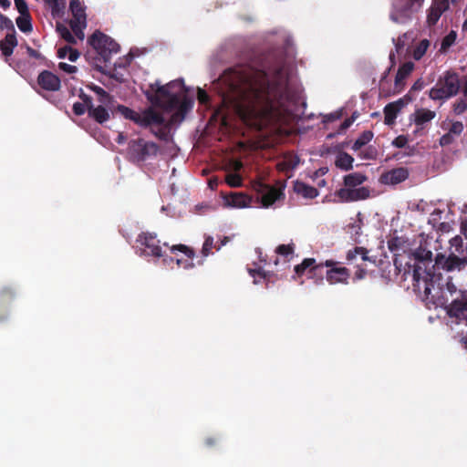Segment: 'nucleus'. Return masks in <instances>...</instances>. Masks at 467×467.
<instances>
[{"label": "nucleus", "mask_w": 467, "mask_h": 467, "mask_svg": "<svg viewBox=\"0 0 467 467\" xmlns=\"http://www.w3.org/2000/svg\"><path fill=\"white\" fill-rule=\"evenodd\" d=\"M373 132L371 130L363 131L360 136L355 140L352 146V150L357 151L360 150L363 146L368 144L373 139Z\"/></svg>", "instance_id": "obj_30"}, {"label": "nucleus", "mask_w": 467, "mask_h": 467, "mask_svg": "<svg viewBox=\"0 0 467 467\" xmlns=\"http://www.w3.org/2000/svg\"><path fill=\"white\" fill-rule=\"evenodd\" d=\"M79 99L82 100V102H81V103H83V104H85V105H86V107H87L88 110L92 106H94L93 101H92V98H91L89 95H88V94L84 93L83 91H81V92H80V94H79Z\"/></svg>", "instance_id": "obj_60"}, {"label": "nucleus", "mask_w": 467, "mask_h": 467, "mask_svg": "<svg viewBox=\"0 0 467 467\" xmlns=\"http://www.w3.org/2000/svg\"><path fill=\"white\" fill-rule=\"evenodd\" d=\"M442 14H440L439 10L435 7L431 6L428 10L427 23L429 26H433L437 24Z\"/></svg>", "instance_id": "obj_41"}, {"label": "nucleus", "mask_w": 467, "mask_h": 467, "mask_svg": "<svg viewBox=\"0 0 467 467\" xmlns=\"http://www.w3.org/2000/svg\"><path fill=\"white\" fill-rule=\"evenodd\" d=\"M413 264L407 263L409 269L413 271V286L415 290L423 292L424 297L436 287L431 285L435 269L432 264V253L426 248L419 247L410 254Z\"/></svg>", "instance_id": "obj_3"}, {"label": "nucleus", "mask_w": 467, "mask_h": 467, "mask_svg": "<svg viewBox=\"0 0 467 467\" xmlns=\"http://www.w3.org/2000/svg\"><path fill=\"white\" fill-rule=\"evenodd\" d=\"M442 129L447 130L450 134L456 137V136H460L462 133L464 127H463V124L462 121L457 120V121H451L449 128H445L444 124H443Z\"/></svg>", "instance_id": "obj_39"}, {"label": "nucleus", "mask_w": 467, "mask_h": 467, "mask_svg": "<svg viewBox=\"0 0 467 467\" xmlns=\"http://www.w3.org/2000/svg\"><path fill=\"white\" fill-rule=\"evenodd\" d=\"M354 158L345 151H340L335 161L337 168L343 171H349L353 168Z\"/></svg>", "instance_id": "obj_26"}, {"label": "nucleus", "mask_w": 467, "mask_h": 467, "mask_svg": "<svg viewBox=\"0 0 467 467\" xmlns=\"http://www.w3.org/2000/svg\"><path fill=\"white\" fill-rule=\"evenodd\" d=\"M73 112L77 116L83 115L86 111H88V109L85 104L81 102H76L73 104Z\"/></svg>", "instance_id": "obj_57"}, {"label": "nucleus", "mask_w": 467, "mask_h": 467, "mask_svg": "<svg viewBox=\"0 0 467 467\" xmlns=\"http://www.w3.org/2000/svg\"><path fill=\"white\" fill-rule=\"evenodd\" d=\"M70 25V27L73 31V33L75 34V36L79 38V39H83L84 38V29L86 28L87 26V22L85 23H77V22H70L69 23Z\"/></svg>", "instance_id": "obj_43"}, {"label": "nucleus", "mask_w": 467, "mask_h": 467, "mask_svg": "<svg viewBox=\"0 0 467 467\" xmlns=\"http://www.w3.org/2000/svg\"><path fill=\"white\" fill-rule=\"evenodd\" d=\"M245 195L239 194V195H234L233 196V203L234 206L242 207L245 206Z\"/></svg>", "instance_id": "obj_62"}, {"label": "nucleus", "mask_w": 467, "mask_h": 467, "mask_svg": "<svg viewBox=\"0 0 467 467\" xmlns=\"http://www.w3.org/2000/svg\"><path fill=\"white\" fill-rule=\"evenodd\" d=\"M172 122L170 121V123H164L163 125H161L158 130H155L154 128H150V132L159 140L163 141H168L170 140V127Z\"/></svg>", "instance_id": "obj_31"}, {"label": "nucleus", "mask_w": 467, "mask_h": 467, "mask_svg": "<svg viewBox=\"0 0 467 467\" xmlns=\"http://www.w3.org/2000/svg\"><path fill=\"white\" fill-rule=\"evenodd\" d=\"M461 88L460 76L453 70L445 71L437 80V83L429 91L432 100H446L455 97Z\"/></svg>", "instance_id": "obj_6"}, {"label": "nucleus", "mask_w": 467, "mask_h": 467, "mask_svg": "<svg viewBox=\"0 0 467 467\" xmlns=\"http://www.w3.org/2000/svg\"><path fill=\"white\" fill-rule=\"evenodd\" d=\"M125 67V65H122L121 63H119V62H116L114 64V68H113V72L110 73V78H114L115 80H117L118 82L119 83H122L124 81V78H123V76L121 74H119V72H117V67Z\"/></svg>", "instance_id": "obj_56"}, {"label": "nucleus", "mask_w": 467, "mask_h": 467, "mask_svg": "<svg viewBox=\"0 0 467 467\" xmlns=\"http://www.w3.org/2000/svg\"><path fill=\"white\" fill-rule=\"evenodd\" d=\"M254 189L261 198L262 205L265 208L273 205L277 200L284 196L281 189L261 182L254 184Z\"/></svg>", "instance_id": "obj_12"}, {"label": "nucleus", "mask_w": 467, "mask_h": 467, "mask_svg": "<svg viewBox=\"0 0 467 467\" xmlns=\"http://www.w3.org/2000/svg\"><path fill=\"white\" fill-rule=\"evenodd\" d=\"M413 68L412 62H406L399 67L395 77V93H400L403 89L405 79L411 74Z\"/></svg>", "instance_id": "obj_18"}, {"label": "nucleus", "mask_w": 467, "mask_h": 467, "mask_svg": "<svg viewBox=\"0 0 467 467\" xmlns=\"http://www.w3.org/2000/svg\"><path fill=\"white\" fill-rule=\"evenodd\" d=\"M324 263L317 264L314 258H305L301 264L296 265L294 268L295 273L297 276H302L306 270L308 269L310 277L317 275L320 269L323 267Z\"/></svg>", "instance_id": "obj_17"}, {"label": "nucleus", "mask_w": 467, "mask_h": 467, "mask_svg": "<svg viewBox=\"0 0 467 467\" xmlns=\"http://www.w3.org/2000/svg\"><path fill=\"white\" fill-rule=\"evenodd\" d=\"M410 98L408 95L399 99L394 102H390L384 107V122L386 125H393L397 119L398 114L409 103Z\"/></svg>", "instance_id": "obj_13"}, {"label": "nucleus", "mask_w": 467, "mask_h": 467, "mask_svg": "<svg viewBox=\"0 0 467 467\" xmlns=\"http://www.w3.org/2000/svg\"><path fill=\"white\" fill-rule=\"evenodd\" d=\"M213 246V238L212 236H206L202 248V254L203 257H207L212 252Z\"/></svg>", "instance_id": "obj_50"}, {"label": "nucleus", "mask_w": 467, "mask_h": 467, "mask_svg": "<svg viewBox=\"0 0 467 467\" xmlns=\"http://www.w3.org/2000/svg\"><path fill=\"white\" fill-rule=\"evenodd\" d=\"M430 47V41L428 39H422L420 43L415 47L413 50V58L415 60H420L427 52L428 47Z\"/></svg>", "instance_id": "obj_35"}, {"label": "nucleus", "mask_w": 467, "mask_h": 467, "mask_svg": "<svg viewBox=\"0 0 467 467\" xmlns=\"http://www.w3.org/2000/svg\"><path fill=\"white\" fill-rule=\"evenodd\" d=\"M136 242L140 244L143 254L154 257L162 256L160 241L156 234L141 233L138 235Z\"/></svg>", "instance_id": "obj_10"}, {"label": "nucleus", "mask_w": 467, "mask_h": 467, "mask_svg": "<svg viewBox=\"0 0 467 467\" xmlns=\"http://www.w3.org/2000/svg\"><path fill=\"white\" fill-rule=\"evenodd\" d=\"M16 46L17 39L16 32L8 33L5 37L0 41V50L5 57H10Z\"/></svg>", "instance_id": "obj_23"}, {"label": "nucleus", "mask_w": 467, "mask_h": 467, "mask_svg": "<svg viewBox=\"0 0 467 467\" xmlns=\"http://www.w3.org/2000/svg\"><path fill=\"white\" fill-rule=\"evenodd\" d=\"M171 251L175 253L176 251H180L183 253L188 258L192 259L195 256V252L193 249L188 247L184 244H177L171 247Z\"/></svg>", "instance_id": "obj_47"}, {"label": "nucleus", "mask_w": 467, "mask_h": 467, "mask_svg": "<svg viewBox=\"0 0 467 467\" xmlns=\"http://www.w3.org/2000/svg\"><path fill=\"white\" fill-rule=\"evenodd\" d=\"M454 140L455 137L447 131V133H445L440 138V145L442 147L449 146L452 144Z\"/></svg>", "instance_id": "obj_54"}, {"label": "nucleus", "mask_w": 467, "mask_h": 467, "mask_svg": "<svg viewBox=\"0 0 467 467\" xmlns=\"http://www.w3.org/2000/svg\"><path fill=\"white\" fill-rule=\"evenodd\" d=\"M431 6L439 10L440 14H442L449 8V0H434Z\"/></svg>", "instance_id": "obj_51"}, {"label": "nucleus", "mask_w": 467, "mask_h": 467, "mask_svg": "<svg viewBox=\"0 0 467 467\" xmlns=\"http://www.w3.org/2000/svg\"><path fill=\"white\" fill-rule=\"evenodd\" d=\"M295 252V244L293 243L288 244H280L275 249V254L281 256H284L285 258H287L289 256H293Z\"/></svg>", "instance_id": "obj_36"}, {"label": "nucleus", "mask_w": 467, "mask_h": 467, "mask_svg": "<svg viewBox=\"0 0 467 467\" xmlns=\"http://www.w3.org/2000/svg\"><path fill=\"white\" fill-rule=\"evenodd\" d=\"M143 93L150 104L156 108L168 112L177 109L172 114L171 122H174L178 119H183L185 114L193 106V99L184 94L185 86L181 79L172 80L166 85L156 80L154 83H150Z\"/></svg>", "instance_id": "obj_2"}, {"label": "nucleus", "mask_w": 467, "mask_h": 467, "mask_svg": "<svg viewBox=\"0 0 467 467\" xmlns=\"http://www.w3.org/2000/svg\"><path fill=\"white\" fill-rule=\"evenodd\" d=\"M88 43L92 47L96 54L95 57H91V53L88 52L86 55L88 59L93 58L95 67L100 71L102 65H107L110 62L111 56L119 51V45L108 35L99 30H96L88 39Z\"/></svg>", "instance_id": "obj_5"}, {"label": "nucleus", "mask_w": 467, "mask_h": 467, "mask_svg": "<svg viewBox=\"0 0 467 467\" xmlns=\"http://www.w3.org/2000/svg\"><path fill=\"white\" fill-rule=\"evenodd\" d=\"M409 174V170L405 167L394 168L383 172L379 177V182L387 185H396L406 181Z\"/></svg>", "instance_id": "obj_15"}, {"label": "nucleus", "mask_w": 467, "mask_h": 467, "mask_svg": "<svg viewBox=\"0 0 467 467\" xmlns=\"http://www.w3.org/2000/svg\"><path fill=\"white\" fill-rule=\"evenodd\" d=\"M249 274L254 277L256 275H259L260 277H262L263 279H265L266 281V287L269 286V282H270V279L271 277L274 275L273 273L269 272V271H265L263 270L262 268H258V269H250L249 270Z\"/></svg>", "instance_id": "obj_42"}, {"label": "nucleus", "mask_w": 467, "mask_h": 467, "mask_svg": "<svg viewBox=\"0 0 467 467\" xmlns=\"http://www.w3.org/2000/svg\"><path fill=\"white\" fill-rule=\"evenodd\" d=\"M16 25L18 28L24 33H29L32 31L33 26L31 23L30 14L20 15L16 18Z\"/></svg>", "instance_id": "obj_32"}, {"label": "nucleus", "mask_w": 467, "mask_h": 467, "mask_svg": "<svg viewBox=\"0 0 467 467\" xmlns=\"http://www.w3.org/2000/svg\"><path fill=\"white\" fill-rule=\"evenodd\" d=\"M341 117H342V112L336 111V112H333V113L324 116L323 122L324 123L333 122L335 120L341 119Z\"/></svg>", "instance_id": "obj_59"}, {"label": "nucleus", "mask_w": 467, "mask_h": 467, "mask_svg": "<svg viewBox=\"0 0 467 467\" xmlns=\"http://www.w3.org/2000/svg\"><path fill=\"white\" fill-rule=\"evenodd\" d=\"M163 115L156 111L152 107L146 109L141 114L138 113L136 124L143 128H152L153 124L163 125Z\"/></svg>", "instance_id": "obj_14"}, {"label": "nucleus", "mask_w": 467, "mask_h": 467, "mask_svg": "<svg viewBox=\"0 0 467 467\" xmlns=\"http://www.w3.org/2000/svg\"><path fill=\"white\" fill-rule=\"evenodd\" d=\"M424 0H393L389 18L397 24H406L420 9Z\"/></svg>", "instance_id": "obj_7"}, {"label": "nucleus", "mask_w": 467, "mask_h": 467, "mask_svg": "<svg viewBox=\"0 0 467 467\" xmlns=\"http://www.w3.org/2000/svg\"><path fill=\"white\" fill-rule=\"evenodd\" d=\"M323 266L328 268L326 273V279L328 284H348V279L350 277L349 269L345 266H340L339 263L334 260L325 261Z\"/></svg>", "instance_id": "obj_9"}, {"label": "nucleus", "mask_w": 467, "mask_h": 467, "mask_svg": "<svg viewBox=\"0 0 467 467\" xmlns=\"http://www.w3.org/2000/svg\"><path fill=\"white\" fill-rule=\"evenodd\" d=\"M48 5L51 7L52 16L56 17L63 13L66 7V3L63 0H56V2H52Z\"/></svg>", "instance_id": "obj_45"}, {"label": "nucleus", "mask_w": 467, "mask_h": 467, "mask_svg": "<svg viewBox=\"0 0 467 467\" xmlns=\"http://www.w3.org/2000/svg\"><path fill=\"white\" fill-rule=\"evenodd\" d=\"M436 113L431 109H420L414 112V123L416 126L422 128L425 123L432 120Z\"/></svg>", "instance_id": "obj_24"}, {"label": "nucleus", "mask_w": 467, "mask_h": 467, "mask_svg": "<svg viewBox=\"0 0 467 467\" xmlns=\"http://www.w3.org/2000/svg\"><path fill=\"white\" fill-rule=\"evenodd\" d=\"M69 8L73 16L70 22L85 23L87 22V16L85 7L79 0H70Z\"/></svg>", "instance_id": "obj_21"}, {"label": "nucleus", "mask_w": 467, "mask_h": 467, "mask_svg": "<svg viewBox=\"0 0 467 467\" xmlns=\"http://www.w3.org/2000/svg\"><path fill=\"white\" fill-rule=\"evenodd\" d=\"M441 293L442 291L436 287L424 299L436 307L444 308L449 317L454 319L457 324L467 326V290H460L458 296L451 300L449 297L441 296Z\"/></svg>", "instance_id": "obj_4"}, {"label": "nucleus", "mask_w": 467, "mask_h": 467, "mask_svg": "<svg viewBox=\"0 0 467 467\" xmlns=\"http://www.w3.org/2000/svg\"><path fill=\"white\" fill-rule=\"evenodd\" d=\"M456 37L457 34L453 30L447 34L441 40V51L445 52L448 48H450L454 44Z\"/></svg>", "instance_id": "obj_37"}, {"label": "nucleus", "mask_w": 467, "mask_h": 467, "mask_svg": "<svg viewBox=\"0 0 467 467\" xmlns=\"http://www.w3.org/2000/svg\"><path fill=\"white\" fill-rule=\"evenodd\" d=\"M216 85L223 101L254 129L262 130L294 119L298 96L282 67L269 77L263 68L239 65L224 70Z\"/></svg>", "instance_id": "obj_1"}, {"label": "nucleus", "mask_w": 467, "mask_h": 467, "mask_svg": "<svg viewBox=\"0 0 467 467\" xmlns=\"http://www.w3.org/2000/svg\"><path fill=\"white\" fill-rule=\"evenodd\" d=\"M433 275V278H431V285H433V287L440 288L442 291V293H441V296H443L444 297H448L449 294L451 298L458 296L459 291L451 282H447L445 285L441 284V273H434Z\"/></svg>", "instance_id": "obj_19"}, {"label": "nucleus", "mask_w": 467, "mask_h": 467, "mask_svg": "<svg viewBox=\"0 0 467 467\" xmlns=\"http://www.w3.org/2000/svg\"><path fill=\"white\" fill-rule=\"evenodd\" d=\"M58 67L59 69H61L62 71L66 72V73H68V74H72V73H75L77 72L78 68L76 66H72V65H69V64H67L65 62H60L58 64Z\"/></svg>", "instance_id": "obj_61"}, {"label": "nucleus", "mask_w": 467, "mask_h": 467, "mask_svg": "<svg viewBox=\"0 0 467 467\" xmlns=\"http://www.w3.org/2000/svg\"><path fill=\"white\" fill-rule=\"evenodd\" d=\"M407 240L402 236L394 235L391 236L388 242L389 250L397 256L400 252L405 251Z\"/></svg>", "instance_id": "obj_25"}, {"label": "nucleus", "mask_w": 467, "mask_h": 467, "mask_svg": "<svg viewBox=\"0 0 467 467\" xmlns=\"http://www.w3.org/2000/svg\"><path fill=\"white\" fill-rule=\"evenodd\" d=\"M225 182L231 187H239L242 185V177L238 173H229L226 175Z\"/></svg>", "instance_id": "obj_48"}, {"label": "nucleus", "mask_w": 467, "mask_h": 467, "mask_svg": "<svg viewBox=\"0 0 467 467\" xmlns=\"http://www.w3.org/2000/svg\"><path fill=\"white\" fill-rule=\"evenodd\" d=\"M79 55L80 54L77 49L72 48L71 47H68V59L71 62H75L79 57Z\"/></svg>", "instance_id": "obj_64"}, {"label": "nucleus", "mask_w": 467, "mask_h": 467, "mask_svg": "<svg viewBox=\"0 0 467 467\" xmlns=\"http://www.w3.org/2000/svg\"><path fill=\"white\" fill-rule=\"evenodd\" d=\"M294 191L296 193L306 199H314L318 195L317 188L298 181L294 184Z\"/></svg>", "instance_id": "obj_22"}, {"label": "nucleus", "mask_w": 467, "mask_h": 467, "mask_svg": "<svg viewBox=\"0 0 467 467\" xmlns=\"http://www.w3.org/2000/svg\"><path fill=\"white\" fill-rule=\"evenodd\" d=\"M115 110H116V112H118L121 116H123L126 119L132 120L134 123L136 122L137 116H138L139 112H137L124 105H118L116 107Z\"/></svg>", "instance_id": "obj_33"}, {"label": "nucleus", "mask_w": 467, "mask_h": 467, "mask_svg": "<svg viewBox=\"0 0 467 467\" xmlns=\"http://www.w3.org/2000/svg\"><path fill=\"white\" fill-rule=\"evenodd\" d=\"M465 265L466 261L461 259L454 254H451L449 256H446L439 253L436 254L433 269H435V273L441 269L446 272H451L454 270H462Z\"/></svg>", "instance_id": "obj_11"}, {"label": "nucleus", "mask_w": 467, "mask_h": 467, "mask_svg": "<svg viewBox=\"0 0 467 467\" xmlns=\"http://www.w3.org/2000/svg\"><path fill=\"white\" fill-rule=\"evenodd\" d=\"M38 86L47 91H57L60 89V78L49 70H43L37 77Z\"/></svg>", "instance_id": "obj_16"}, {"label": "nucleus", "mask_w": 467, "mask_h": 467, "mask_svg": "<svg viewBox=\"0 0 467 467\" xmlns=\"http://www.w3.org/2000/svg\"><path fill=\"white\" fill-rule=\"evenodd\" d=\"M15 5L20 15L29 14L28 6L25 0H15Z\"/></svg>", "instance_id": "obj_55"}, {"label": "nucleus", "mask_w": 467, "mask_h": 467, "mask_svg": "<svg viewBox=\"0 0 467 467\" xmlns=\"http://www.w3.org/2000/svg\"><path fill=\"white\" fill-rule=\"evenodd\" d=\"M89 88L98 95V100L99 103L105 106L112 105L113 97L101 87L93 84L89 86Z\"/></svg>", "instance_id": "obj_29"}, {"label": "nucleus", "mask_w": 467, "mask_h": 467, "mask_svg": "<svg viewBox=\"0 0 467 467\" xmlns=\"http://www.w3.org/2000/svg\"><path fill=\"white\" fill-rule=\"evenodd\" d=\"M368 180V177L361 172H352L344 177V184L346 187L356 188Z\"/></svg>", "instance_id": "obj_28"}, {"label": "nucleus", "mask_w": 467, "mask_h": 467, "mask_svg": "<svg viewBox=\"0 0 467 467\" xmlns=\"http://www.w3.org/2000/svg\"><path fill=\"white\" fill-rule=\"evenodd\" d=\"M15 296H16V292L11 287H4L0 291V296H1L2 300H4V301L12 299Z\"/></svg>", "instance_id": "obj_53"}, {"label": "nucleus", "mask_w": 467, "mask_h": 467, "mask_svg": "<svg viewBox=\"0 0 467 467\" xmlns=\"http://www.w3.org/2000/svg\"><path fill=\"white\" fill-rule=\"evenodd\" d=\"M353 202L366 200L370 195V191L367 187L352 188Z\"/></svg>", "instance_id": "obj_38"}, {"label": "nucleus", "mask_w": 467, "mask_h": 467, "mask_svg": "<svg viewBox=\"0 0 467 467\" xmlns=\"http://www.w3.org/2000/svg\"><path fill=\"white\" fill-rule=\"evenodd\" d=\"M357 118V113L354 112L352 114V116L350 118H348L346 119L340 125L339 127V130H338V133H341L343 131H345L346 130H348L351 125L352 123L354 122V120L356 119Z\"/></svg>", "instance_id": "obj_52"}, {"label": "nucleus", "mask_w": 467, "mask_h": 467, "mask_svg": "<svg viewBox=\"0 0 467 467\" xmlns=\"http://www.w3.org/2000/svg\"><path fill=\"white\" fill-rule=\"evenodd\" d=\"M358 255L361 256L362 261H367L368 259V250L365 247L356 246V247H354L353 249L349 250L347 253V260L348 261H352Z\"/></svg>", "instance_id": "obj_34"}, {"label": "nucleus", "mask_w": 467, "mask_h": 467, "mask_svg": "<svg viewBox=\"0 0 467 467\" xmlns=\"http://www.w3.org/2000/svg\"><path fill=\"white\" fill-rule=\"evenodd\" d=\"M336 196L338 197L343 202H353L352 188H340L336 192Z\"/></svg>", "instance_id": "obj_40"}, {"label": "nucleus", "mask_w": 467, "mask_h": 467, "mask_svg": "<svg viewBox=\"0 0 467 467\" xmlns=\"http://www.w3.org/2000/svg\"><path fill=\"white\" fill-rule=\"evenodd\" d=\"M160 147L152 141L138 138L130 140L128 144V156L134 163H141L152 156H156Z\"/></svg>", "instance_id": "obj_8"}, {"label": "nucleus", "mask_w": 467, "mask_h": 467, "mask_svg": "<svg viewBox=\"0 0 467 467\" xmlns=\"http://www.w3.org/2000/svg\"><path fill=\"white\" fill-rule=\"evenodd\" d=\"M57 30L59 31L61 37L65 41H67L69 44L77 43L75 36L72 35V33L70 32V30L67 27H66L64 26H57Z\"/></svg>", "instance_id": "obj_46"}, {"label": "nucleus", "mask_w": 467, "mask_h": 467, "mask_svg": "<svg viewBox=\"0 0 467 467\" xmlns=\"http://www.w3.org/2000/svg\"><path fill=\"white\" fill-rule=\"evenodd\" d=\"M467 110V97L461 98L453 104V112L462 115Z\"/></svg>", "instance_id": "obj_44"}, {"label": "nucleus", "mask_w": 467, "mask_h": 467, "mask_svg": "<svg viewBox=\"0 0 467 467\" xmlns=\"http://www.w3.org/2000/svg\"><path fill=\"white\" fill-rule=\"evenodd\" d=\"M299 164V158L296 155L285 156L282 161L276 164L279 171L288 172L293 171Z\"/></svg>", "instance_id": "obj_27"}, {"label": "nucleus", "mask_w": 467, "mask_h": 467, "mask_svg": "<svg viewBox=\"0 0 467 467\" xmlns=\"http://www.w3.org/2000/svg\"><path fill=\"white\" fill-rule=\"evenodd\" d=\"M407 143L408 139L404 135H400L396 137L392 141V145L395 146L396 148H404L407 145Z\"/></svg>", "instance_id": "obj_58"}, {"label": "nucleus", "mask_w": 467, "mask_h": 467, "mask_svg": "<svg viewBox=\"0 0 467 467\" xmlns=\"http://www.w3.org/2000/svg\"><path fill=\"white\" fill-rule=\"evenodd\" d=\"M110 106H105L103 104H99L95 107L92 106L88 110V116L93 119L96 122L102 124L109 119V113L107 108Z\"/></svg>", "instance_id": "obj_20"}, {"label": "nucleus", "mask_w": 467, "mask_h": 467, "mask_svg": "<svg viewBox=\"0 0 467 467\" xmlns=\"http://www.w3.org/2000/svg\"><path fill=\"white\" fill-rule=\"evenodd\" d=\"M197 98L201 104H206L209 101L207 92L202 88H198Z\"/></svg>", "instance_id": "obj_63"}, {"label": "nucleus", "mask_w": 467, "mask_h": 467, "mask_svg": "<svg viewBox=\"0 0 467 467\" xmlns=\"http://www.w3.org/2000/svg\"><path fill=\"white\" fill-rule=\"evenodd\" d=\"M0 29L10 30V33L16 32L14 24L11 19L0 13Z\"/></svg>", "instance_id": "obj_49"}]
</instances>
